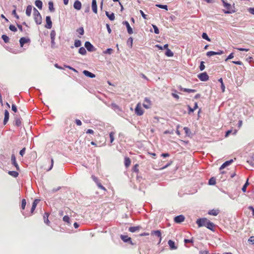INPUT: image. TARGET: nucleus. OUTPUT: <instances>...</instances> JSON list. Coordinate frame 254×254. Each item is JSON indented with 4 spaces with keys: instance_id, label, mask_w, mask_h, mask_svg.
Returning a JSON list of instances; mask_svg holds the SVG:
<instances>
[{
    "instance_id": "nucleus-1",
    "label": "nucleus",
    "mask_w": 254,
    "mask_h": 254,
    "mask_svg": "<svg viewBox=\"0 0 254 254\" xmlns=\"http://www.w3.org/2000/svg\"><path fill=\"white\" fill-rule=\"evenodd\" d=\"M196 224L199 227L205 226L211 230H213L214 227V224L206 218L197 219L196 221Z\"/></svg>"
},
{
    "instance_id": "nucleus-2",
    "label": "nucleus",
    "mask_w": 254,
    "mask_h": 254,
    "mask_svg": "<svg viewBox=\"0 0 254 254\" xmlns=\"http://www.w3.org/2000/svg\"><path fill=\"white\" fill-rule=\"evenodd\" d=\"M33 16L34 21L37 25L42 23V18L39 11L35 7L33 8Z\"/></svg>"
},
{
    "instance_id": "nucleus-3",
    "label": "nucleus",
    "mask_w": 254,
    "mask_h": 254,
    "mask_svg": "<svg viewBox=\"0 0 254 254\" xmlns=\"http://www.w3.org/2000/svg\"><path fill=\"white\" fill-rule=\"evenodd\" d=\"M135 114L139 116H140L142 115L144 113V111L142 109L141 104L140 103H138L135 108Z\"/></svg>"
},
{
    "instance_id": "nucleus-4",
    "label": "nucleus",
    "mask_w": 254,
    "mask_h": 254,
    "mask_svg": "<svg viewBox=\"0 0 254 254\" xmlns=\"http://www.w3.org/2000/svg\"><path fill=\"white\" fill-rule=\"evenodd\" d=\"M198 78L202 81H206L208 80L209 76L206 72H203L197 75Z\"/></svg>"
},
{
    "instance_id": "nucleus-5",
    "label": "nucleus",
    "mask_w": 254,
    "mask_h": 254,
    "mask_svg": "<svg viewBox=\"0 0 254 254\" xmlns=\"http://www.w3.org/2000/svg\"><path fill=\"white\" fill-rule=\"evenodd\" d=\"M151 235L152 236H156L157 237L159 238V242L158 244H160L162 241V238L161 236V232L160 230H156V231H152L151 232Z\"/></svg>"
},
{
    "instance_id": "nucleus-6",
    "label": "nucleus",
    "mask_w": 254,
    "mask_h": 254,
    "mask_svg": "<svg viewBox=\"0 0 254 254\" xmlns=\"http://www.w3.org/2000/svg\"><path fill=\"white\" fill-rule=\"evenodd\" d=\"M152 105V103L151 101L147 98H145L144 100V102L143 104V106L145 109H149L151 108Z\"/></svg>"
},
{
    "instance_id": "nucleus-7",
    "label": "nucleus",
    "mask_w": 254,
    "mask_h": 254,
    "mask_svg": "<svg viewBox=\"0 0 254 254\" xmlns=\"http://www.w3.org/2000/svg\"><path fill=\"white\" fill-rule=\"evenodd\" d=\"M223 5L224 7L227 9V11H225V13H231V5L230 4L226 2L224 0H222Z\"/></svg>"
},
{
    "instance_id": "nucleus-8",
    "label": "nucleus",
    "mask_w": 254,
    "mask_h": 254,
    "mask_svg": "<svg viewBox=\"0 0 254 254\" xmlns=\"http://www.w3.org/2000/svg\"><path fill=\"white\" fill-rule=\"evenodd\" d=\"M30 42V40L28 38L22 37L19 40V43L21 47H23L24 45L26 43Z\"/></svg>"
},
{
    "instance_id": "nucleus-9",
    "label": "nucleus",
    "mask_w": 254,
    "mask_h": 254,
    "mask_svg": "<svg viewBox=\"0 0 254 254\" xmlns=\"http://www.w3.org/2000/svg\"><path fill=\"white\" fill-rule=\"evenodd\" d=\"M223 51L219 50L218 52L209 51L206 53V55L208 57H211L214 55H220L223 54Z\"/></svg>"
},
{
    "instance_id": "nucleus-10",
    "label": "nucleus",
    "mask_w": 254,
    "mask_h": 254,
    "mask_svg": "<svg viewBox=\"0 0 254 254\" xmlns=\"http://www.w3.org/2000/svg\"><path fill=\"white\" fill-rule=\"evenodd\" d=\"M56 33L55 31L52 30L51 32L50 37H51V45H52V48L54 47V46L55 45V37H56Z\"/></svg>"
},
{
    "instance_id": "nucleus-11",
    "label": "nucleus",
    "mask_w": 254,
    "mask_h": 254,
    "mask_svg": "<svg viewBox=\"0 0 254 254\" xmlns=\"http://www.w3.org/2000/svg\"><path fill=\"white\" fill-rule=\"evenodd\" d=\"M46 24L45 26V27L48 29H51L52 26V22L51 17L50 16H46Z\"/></svg>"
},
{
    "instance_id": "nucleus-12",
    "label": "nucleus",
    "mask_w": 254,
    "mask_h": 254,
    "mask_svg": "<svg viewBox=\"0 0 254 254\" xmlns=\"http://www.w3.org/2000/svg\"><path fill=\"white\" fill-rule=\"evenodd\" d=\"M84 46L87 50L89 52H92L94 50L93 46L89 42H86Z\"/></svg>"
},
{
    "instance_id": "nucleus-13",
    "label": "nucleus",
    "mask_w": 254,
    "mask_h": 254,
    "mask_svg": "<svg viewBox=\"0 0 254 254\" xmlns=\"http://www.w3.org/2000/svg\"><path fill=\"white\" fill-rule=\"evenodd\" d=\"M185 220V217L183 215H180L175 217L174 221L176 223H180Z\"/></svg>"
},
{
    "instance_id": "nucleus-14",
    "label": "nucleus",
    "mask_w": 254,
    "mask_h": 254,
    "mask_svg": "<svg viewBox=\"0 0 254 254\" xmlns=\"http://www.w3.org/2000/svg\"><path fill=\"white\" fill-rule=\"evenodd\" d=\"M11 160L12 164L15 167V168H16V170H19V167L18 164L16 162V157L14 154H12L11 157Z\"/></svg>"
},
{
    "instance_id": "nucleus-15",
    "label": "nucleus",
    "mask_w": 254,
    "mask_h": 254,
    "mask_svg": "<svg viewBox=\"0 0 254 254\" xmlns=\"http://www.w3.org/2000/svg\"><path fill=\"white\" fill-rule=\"evenodd\" d=\"M121 239L125 242H129L131 245H132V241L131 238L128 237L127 235H121Z\"/></svg>"
},
{
    "instance_id": "nucleus-16",
    "label": "nucleus",
    "mask_w": 254,
    "mask_h": 254,
    "mask_svg": "<svg viewBox=\"0 0 254 254\" xmlns=\"http://www.w3.org/2000/svg\"><path fill=\"white\" fill-rule=\"evenodd\" d=\"M123 24L126 26L128 33L129 34H132L133 33V30L131 27H130L129 23L127 21H126L123 22Z\"/></svg>"
},
{
    "instance_id": "nucleus-17",
    "label": "nucleus",
    "mask_w": 254,
    "mask_h": 254,
    "mask_svg": "<svg viewBox=\"0 0 254 254\" xmlns=\"http://www.w3.org/2000/svg\"><path fill=\"white\" fill-rule=\"evenodd\" d=\"M81 3L80 1L76 0L73 4V7L76 10H80L81 8Z\"/></svg>"
},
{
    "instance_id": "nucleus-18",
    "label": "nucleus",
    "mask_w": 254,
    "mask_h": 254,
    "mask_svg": "<svg viewBox=\"0 0 254 254\" xmlns=\"http://www.w3.org/2000/svg\"><path fill=\"white\" fill-rule=\"evenodd\" d=\"M14 119V125L17 127H20L21 125V118L16 116Z\"/></svg>"
},
{
    "instance_id": "nucleus-19",
    "label": "nucleus",
    "mask_w": 254,
    "mask_h": 254,
    "mask_svg": "<svg viewBox=\"0 0 254 254\" xmlns=\"http://www.w3.org/2000/svg\"><path fill=\"white\" fill-rule=\"evenodd\" d=\"M92 9L95 13H97V6L96 0H92Z\"/></svg>"
},
{
    "instance_id": "nucleus-20",
    "label": "nucleus",
    "mask_w": 254,
    "mask_h": 254,
    "mask_svg": "<svg viewBox=\"0 0 254 254\" xmlns=\"http://www.w3.org/2000/svg\"><path fill=\"white\" fill-rule=\"evenodd\" d=\"M50 214L48 212H45L44 216H43V219L44 222L48 225H50V222L48 219V217L49 216Z\"/></svg>"
},
{
    "instance_id": "nucleus-21",
    "label": "nucleus",
    "mask_w": 254,
    "mask_h": 254,
    "mask_svg": "<svg viewBox=\"0 0 254 254\" xmlns=\"http://www.w3.org/2000/svg\"><path fill=\"white\" fill-rule=\"evenodd\" d=\"M9 120V112L7 110L4 111V118L3 120V124L5 125Z\"/></svg>"
},
{
    "instance_id": "nucleus-22",
    "label": "nucleus",
    "mask_w": 254,
    "mask_h": 254,
    "mask_svg": "<svg viewBox=\"0 0 254 254\" xmlns=\"http://www.w3.org/2000/svg\"><path fill=\"white\" fill-rule=\"evenodd\" d=\"M83 73L86 76L89 77L90 78H94L95 77V75L88 70H84L83 71Z\"/></svg>"
},
{
    "instance_id": "nucleus-23",
    "label": "nucleus",
    "mask_w": 254,
    "mask_h": 254,
    "mask_svg": "<svg viewBox=\"0 0 254 254\" xmlns=\"http://www.w3.org/2000/svg\"><path fill=\"white\" fill-rule=\"evenodd\" d=\"M32 6L31 5H29L27 6L26 9V14L28 16H30L32 12Z\"/></svg>"
},
{
    "instance_id": "nucleus-24",
    "label": "nucleus",
    "mask_w": 254,
    "mask_h": 254,
    "mask_svg": "<svg viewBox=\"0 0 254 254\" xmlns=\"http://www.w3.org/2000/svg\"><path fill=\"white\" fill-rule=\"evenodd\" d=\"M233 160L232 159L226 161L221 166L220 170H222L225 168L226 166H228V165L231 164L233 162Z\"/></svg>"
},
{
    "instance_id": "nucleus-25",
    "label": "nucleus",
    "mask_w": 254,
    "mask_h": 254,
    "mask_svg": "<svg viewBox=\"0 0 254 254\" xmlns=\"http://www.w3.org/2000/svg\"><path fill=\"white\" fill-rule=\"evenodd\" d=\"M219 213L218 209H212L208 211V214L213 216H217Z\"/></svg>"
},
{
    "instance_id": "nucleus-26",
    "label": "nucleus",
    "mask_w": 254,
    "mask_h": 254,
    "mask_svg": "<svg viewBox=\"0 0 254 254\" xmlns=\"http://www.w3.org/2000/svg\"><path fill=\"white\" fill-rule=\"evenodd\" d=\"M168 245L171 250H175L177 248L175 246V242L172 240H169Z\"/></svg>"
},
{
    "instance_id": "nucleus-27",
    "label": "nucleus",
    "mask_w": 254,
    "mask_h": 254,
    "mask_svg": "<svg viewBox=\"0 0 254 254\" xmlns=\"http://www.w3.org/2000/svg\"><path fill=\"white\" fill-rule=\"evenodd\" d=\"M131 164V160L130 158L128 157H126L125 158V165L126 168H128Z\"/></svg>"
},
{
    "instance_id": "nucleus-28",
    "label": "nucleus",
    "mask_w": 254,
    "mask_h": 254,
    "mask_svg": "<svg viewBox=\"0 0 254 254\" xmlns=\"http://www.w3.org/2000/svg\"><path fill=\"white\" fill-rule=\"evenodd\" d=\"M180 90L181 91H183L184 92H188V93H194L196 91L195 89H188V88H184L181 87Z\"/></svg>"
},
{
    "instance_id": "nucleus-29",
    "label": "nucleus",
    "mask_w": 254,
    "mask_h": 254,
    "mask_svg": "<svg viewBox=\"0 0 254 254\" xmlns=\"http://www.w3.org/2000/svg\"><path fill=\"white\" fill-rule=\"evenodd\" d=\"M139 229L140 227L139 226H134L129 227L128 230L129 232L133 233L139 230Z\"/></svg>"
},
{
    "instance_id": "nucleus-30",
    "label": "nucleus",
    "mask_w": 254,
    "mask_h": 254,
    "mask_svg": "<svg viewBox=\"0 0 254 254\" xmlns=\"http://www.w3.org/2000/svg\"><path fill=\"white\" fill-rule=\"evenodd\" d=\"M35 4L36 6L39 8L40 9H41L42 8V2L40 0H37L35 1Z\"/></svg>"
},
{
    "instance_id": "nucleus-31",
    "label": "nucleus",
    "mask_w": 254,
    "mask_h": 254,
    "mask_svg": "<svg viewBox=\"0 0 254 254\" xmlns=\"http://www.w3.org/2000/svg\"><path fill=\"white\" fill-rule=\"evenodd\" d=\"M8 174L14 178H16L18 176V173L14 171H8Z\"/></svg>"
},
{
    "instance_id": "nucleus-32",
    "label": "nucleus",
    "mask_w": 254,
    "mask_h": 254,
    "mask_svg": "<svg viewBox=\"0 0 254 254\" xmlns=\"http://www.w3.org/2000/svg\"><path fill=\"white\" fill-rule=\"evenodd\" d=\"M106 14L110 20H114L115 19V15L113 13H111V14H110L108 12L106 11Z\"/></svg>"
},
{
    "instance_id": "nucleus-33",
    "label": "nucleus",
    "mask_w": 254,
    "mask_h": 254,
    "mask_svg": "<svg viewBox=\"0 0 254 254\" xmlns=\"http://www.w3.org/2000/svg\"><path fill=\"white\" fill-rule=\"evenodd\" d=\"M247 162L252 166V167H254V157H251L248 161Z\"/></svg>"
},
{
    "instance_id": "nucleus-34",
    "label": "nucleus",
    "mask_w": 254,
    "mask_h": 254,
    "mask_svg": "<svg viewBox=\"0 0 254 254\" xmlns=\"http://www.w3.org/2000/svg\"><path fill=\"white\" fill-rule=\"evenodd\" d=\"M1 38L2 39V40L4 41V42L5 43H7L9 42V38L6 35H2V36H1Z\"/></svg>"
},
{
    "instance_id": "nucleus-35",
    "label": "nucleus",
    "mask_w": 254,
    "mask_h": 254,
    "mask_svg": "<svg viewBox=\"0 0 254 254\" xmlns=\"http://www.w3.org/2000/svg\"><path fill=\"white\" fill-rule=\"evenodd\" d=\"M79 53L81 55H84L86 53V51L84 48L81 47L79 49Z\"/></svg>"
},
{
    "instance_id": "nucleus-36",
    "label": "nucleus",
    "mask_w": 254,
    "mask_h": 254,
    "mask_svg": "<svg viewBox=\"0 0 254 254\" xmlns=\"http://www.w3.org/2000/svg\"><path fill=\"white\" fill-rule=\"evenodd\" d=\"M165 54L168 57H173L174 55L173 53L169 49H167Z\"/></svg>"
},
{
    "instance_id": "nucleus-37",
    "label": "nucleus",
    "mask_w": 254,
    "mask_h": 254,
    "mask_svg": "<svg viewBox=\"0 0 254 254\" xmlns=\"http://www.w3.org/2000/svg\"><path fill=\"white\" fill-rule=\"evenodd\" d=\"M113 52V50L111 48H108L107 49L106 51H104L103 52V53L104 54H109V55H110Z\"/></svg>"
},
{
    "instance_id": "nucleus-38",
    "label": "nucleus",
    "mask_w": 254,
    "mask_h": 254,
    "mask_svg": "<svg viewBox=\"0 0 254 254\" xmlns=\"http://www.w3.org/2000/svg\"><path fill=\"white\" fill-rule=\"evenodd\" d=\"M49 9L51 11H53L54 10L53 2L52 1L49 2Z\"/></svg>"
},
{
    "instance_id": "nucleus-39",
    "label": "nucleus",
    "mask_w": 254,
    "mask_h": 254,
    "mask_svg": "<svg viewBox=\"0 0 254 254\" xmlns=\"http://www.w3.org/2000/svg\"><path fill=\"white\" fill-rule=\"evenodd\" d=\"M114 135H115V133L113 131H112L110 133L109 135H110L111 143H112L114 140Z\"/></svg>"
},
{
    "instance_id": "nucleus-40",
    "label": "nucleus",
    "mask_w": 254,
    "mask_h": 254,
    "mask_svg": "<svg viewBox=\"0 0 254 254\" xmlns=\"http://www.w3.org/2000/svg\"><path fill=\"white\" fill-rule=\"evenodd\" d=\"M26 204V200L25 199H23L22 200V202H21V208L22 210H24L25 209Z\"/></svg>"
},
{
    "instance_id": "nucleus-41",
    "label": "nucleus",
    "mask_w": 254,
    "mask_h": 254,
    "mask_svg": "<svg viewBox=\"0 0 254 254\" xmlns=\"http://www.w3.org/2000/svg\"><path fill=\"white\" fill-rule=\"evenodd\" d=\"M133 170L134 172L136 173L137 174L139 173V169H138V165L135 164L133 168Z\"/></svg>"
},
{
    "instance_id": "nucleus-42",
    "label": "nucleus",
    "mask_w": 254,
    "mask_h": 254,
    "mask_svg": "<svg viewBox=\"0 0 254 254\" xmlns=\"http://www.w3.org/2000/svg\"><path fill=\"white\" fill-rule=\"evenodd\" d=\"M156 6L160 8L165 9L167 10H168V6L167 5L157 4Z\"/></svg>"
},
{
    "instance_id": "nucleus-43",
    "label": "nucleus",
    "mask_w": 254,
    "mask_h": 254,
    "mask_svg": "<svg viewBox=\"0 0 254 254\" xmlns=\"http://www.w3.org/2000/svg\"><path fill=\"white\" fill-rule=\"evenodd\" d=\"M202 37L204 39H205V40H207L208 41H210V38L208 37V36H207V34L205 33H203V34L202 35Z\"/></svg>"
},
{
    "instance_id": "nucleus-44",
    "label": "nucleus",
    "mask_w": 254,
    "mask_h": 254,
    "mask_svg": "<svg viewBox=\"0 0 254 254\" xmlns=\"http://www.w3.org/2000/svg\"><path fill=\"white\" fill-rule=\"evenodd\" d=\"M215 183H216L215 179L213 178H211L209 180V184L210 185H214L215 184Z\"/></svg>"
},
{
    "instance_id": "nucleus-45",
    "label": "nucleus",
    "mask_w": 254,
    "mask_h": 254,
    "mask_svg": "<svg viewBox=\"0 0 254 254\" xmlns=\"http://www.w3.org/2000/svg\"><path fill=\"white\" fill-rule=\"evenodd\" d=\"M127 43V44L128 45H129L130 47L131 48L132 46V43H133V39H132V37H129L128 39Z\"/></svg>"
},
{
    "instance_id": "nucleus-46",
    "label": "nucleus",
    "mask_w": 254,
    "mask_h": 254,
    "mask_svg": "<svg viewBox=\"0 0 254 254\" xmlns=\"http://www.w3.org/2000/svg\"><path fill=\"white\" fill-rule=\"evenodd\" d=\"M204 62H203V61L201 62V63H200V65H199V69L201 71H202L205 68V65H204Z\"/></svg>"
},
{
    "instance_id": "nucleus-47",
    "label": "nucleus",
    "mask_w": 254,
    "mask_h": 254,
    "mask_svg": "<svg viewBox=\"0 0 254 254\" xmlns=\"http://www.w3.org/2000/svg\"><path fill=\"white\" fill-rule=\"evenodd\" d=\"M9 29L13 32H16L17 31V28L13 25H10L9 27Z\"/></svg>"
},
{
    "instance_id": "nucleus-48",
    "label": "nucleus",
    "mask_w": 254,
    "mask_h": 254,
    "mask_svg": "<svg viewBox=\"0 0 254 254\" xmlns=\"http://www.w3.org/2000/svg\"><path fill=\"white\" fill-rule=\"evenodd\" d=\"M96 184L99 188L101 189L102 190H106V189L104 187H103L100 183L98 182Z\"/></svg>"
},
{
    "instance_id": "nucleus-49",
    "label": "nucleus",
    "mask_w": 254,
    "mask_h": 254,
    "mask_svg": "<svg viewBox=\"0 0 254 254\" xmlns=\"http://www.w3.org/2000/svg\"><path fill=\"white\" fill-rule=\"evenodd\" d=\"M199 254H209V252L207 250H200L199 252Z\"/></svg>"
},
{
    "instance_id": "nucleus-50",
    "label": "nucleus",
    "mask_w": 254,
    "mask_h": 254,
    "mask_svg": "<svg viewBox=\"0 0 254 254\" xmlns=\"http://www.w3.org/2000/svg\"><path fill=\"white\" fill-rule=\"evenodd\" d=\"M69 217L67 215H65L63 217V221L67 223H69Z\"/></svg>"
},
{
    "instance_id": "nucleus-51",
    "label": "nucleus",
    "mask_w": 254,
    "mask_h": 254,
    "mask_svg": "<svg viewBox=\"0 0 254 254\" xmlns=\"http://www.w3.org/2000/svg\"><path fill=\"white\" fill-rule=\"evenodd\" d=\"M74 46L76 47H79L81 46V42L79 40H75L74 42Z\"/></svg>"
},
{
    "instance_id": "nucleus-52",
    "label": "nucleus",
    "mask_w": 254,
    "mask_h": 254,
    "mask_svg": "<svg viewBox=\"0 0 254 254\" xmlns=\"http://www.w3.org/2000/svg\"><path fill=\"white\" fill-rule=\"evenodd\" d=\"M11 109L14 113H16L17 112V107L16 105L14 104H12Z\"/></svg>"
},
{
    "instance_id": "nucleus-53",
    "label": "nucleus",
    "mask_w": 254,
    "mask_h": 254,
    "mask_svg": "<svg viewBox=\"0 0 254 254\" xmlns=\"http://www.w3.org/2000/svg\"><path fill=\"white\" fill-rule=\"evenodd\" d=\"M37 205H36V204L35 203H32V207H31V214H33L34 211L35 210L36 207Z\"/></svg>"
},
{
    "instance_id": "nucleus-54",
    "label": "nucleus",
    "mask_w": 254,
    "mask_h": 254,
    "mask_svg": "<svg viewBox=\"0 0 254 254\" xmlns=\"http://www.w3.org/2000/svg\"><path fill=\"white\" fill-rule=\"evenodd\" d=\"M77 32L81 35L84 34V29L83 27H80L77 30Z\"/></svg>"
},
{
    "instance_id": "nucleus-55",
    "label": "nucleus",
    "mask_w": 254,
    "mask_h": 254,
    "mask_svg": "<svg viewBox=\"0 0 254 254\" xmlns=\"http://www.w3.org/2000/svg\"><path fill=\"white\" fill-rule=\"evenodd\" d=\"M140 12V13L141 14L142 16L143 17V18L145 19H147V15H146L145 14H144V13L143 12V11L141 10H140L139 11Z\"/></svg>"
},
{
    "instance_id": "nucleus-56",
    "label": "nucleus",
    "mask_w": 254,
    "mask_h": 254,
    "mask_svg": "<svg viewBox=\"0 0 254 254\" xmlns=\"http://www.w3.org/2000/svg\"><path fill=\"white\" fill-rule=\"evenodd\" d=\"M153 27L154 28L155 33L159 34V30L158 27L156 25H153Z\"/></svg>"
},
{
    "instance_id": "nucleus-57",
    "label": "nucleus",
    "mask_w": 254,
    "mask_h": 254,
    "mask_svg": "<svg viewBox=\"0 0 254 254\" xmlns=\"http://www.w3.org/2000/svg\"><path fill=\"white\" fill-rule=\"evenodd\" d=\"M234 58V54L233 53H231L225 60L227 61L228 60L232 59Z\"/></svg>"
},
{
    "instance_id": "nucleus-58",
    "label": "nucleus",
    "mask_w": 254,
    "mask_h": 254,
    "mask_svg": "<svg viewBox=\"0 0 254 254\" xmlns=\"http://www.w3.org/2000/svg\"><path fill=\"white\" fill-rule=\"evenodd\" d=\"M25 148H23V149H22L20 152H19V154L21 156H23V155L25 154Z\"/></svg>"
},
{
    "instance_id": "nucleus-59",
    "label": "nucleus",
    "mask_w": 254,
    "mask_h": 254,
    "mask_svg": "<svg viewBox=\"0 0 254 254\" xmlns=\"http://www.w3.org/2000/svg\"><path fill=\"white\" fill-rule=\"evenodd\" d=\"M232 63L234 64H238V65H243V63L240 61H232Z\"/></svg>"
},
{
    "instance_id": "nucleus-60",
    "label": "nucleus",
    "mask_w": 254,
    "mask_h": 254,
    "mask_svg": "<svg viewBox=\"0 0 254 254\" xmlns=\"http://www.w3.org/2000/svg\"><path fill=\"white\" fill-rule=\"evenodd\" d=\"M12 14L13 15H14V16L16 17V19H19V16L16 13V10L15 9H14L12 12Z\"/></svg>"
},
{
    "instance_id": "nucleus-61",
    "label": "nucleus",
    "mask_w": 254,
    "mask_h": 254,
    "mask_svg": "<svg viewBox=\"0 0 254 254\" xmlns=\"http://www.w3.org/2000/svg\"><path fill=\"white\" fill-rule=\"evenodd\" d=\"M75 122L77 126H81L82 125L81 121L78 119H76Z\"/></svg>"
},
{
    "instance_id": "nucleus-62",
    "label": "nucleus",
    "mask_w": 254,
    "mask_h": 254,
    "mask_svg": "<svg viewBox=\"0 0 254 254\" xmlns=\"http://www.w3.org/2000/svg\"><path fill=\"white\" fill-rule=\"evenodd\" d=\"M64 66L69 69H71L75 72H77V71L74 68L69 66V65H64Z\"/></svg>"
},
{
    "instance_id": "nucleus-63",
    "label": "nucleus",
    "mask_w": 254,
    "mask_h": 254,
    "mask_svg": "<svg viewBox=\"0 0 254 254\" xmlns=\"http://www.w3.org/2000/svg\"><path fill=\"white\" fill-rule=\"evenodd\" d=\"M249 241L254 244V236L251 237L249 239Z\"/></svg>"
},
{
    "instance_id": "nucleus-64",
    "label": "nucleus",
    "mask_w": 254,
    "mask_h": 254,
    "mask_svg": "<svg viewBox=\"0 0 254 254\" xmlns=\"http://www.w3.org/2000/svg\"><path fill=\"white\" fill-rule=\"evenodd\" d=\"M249 11L252 14L254 15V7L253 8H250L249 9Z\"/></svg>"
}]
</instances>
